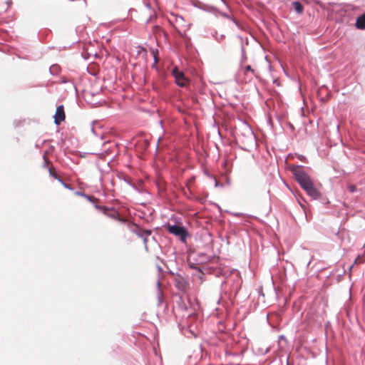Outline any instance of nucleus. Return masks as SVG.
I'll use <instances>...</instances> for the list:
<instances>
[{
  "label": "nucleus",
  "mask_w": 365,
  "mask_h": 365,
  "mask_svg": "<svg viewBox=\"0 0 365 365\" xmlns=\"http://www.w3.org/2000/svg\"><path fill=\"white\" fill-rule=\"evenodd\" d=\"M291 170L294 175L297 181L309 196L314 200H317L321 197L320 192L315 187L312 179L302 166H293Z\"/></svg>",
  "instance_id": "nucleus-1"
},
{
  "label": "nucleus",
  "mask_w": 365,
  "mask_h": 365,
  "mask_svg": "<svg viewBox=\"0 0 365 365\" xmlns=\"http://www.w3.org/2000/svg\"><path fill=\"white\" fill-rule=\"evenodd\" d=\"M166 228L170 234L179 237L182 242H186L188 232L185 227L178 225L168 224L166 225Z\"/></svg>",
  "instance_id": "nucleus-2"
},
{
  "label": "nucleus",
  "mask_w": 365,
  "mask_h": 365,
  "mask_svg": "<svg viewBox=\"0 0 365 365\" xmlns=\"http://www.w3.org/2000/svg\"><path fill=\"white\" fill-rule=\"evenodd\" d=\"M43 160H44L43 166L44 167H48L50 175L52 176L53 178L58 180L59 182H61V183L65 187H66L68 189H72L71 185L64 183L62 181V180L59 178V176L58 175V174L56 173V172L55 170V168L52 165H50L51 164V163L48 160V158H47V156L46 155H43Z\"/></svg>",
  "instance_id": "nucleus-3"
},
{
  "label": "nucleus",
  "mask_w": 365,
  "mask_h": 365,
  "mask_svg": "<svg viewBox=\"0 0 365 365\" xmlns=\"http://www.w3.org/2000/svg\"><path fill=\"white\" fill-rule=\"evenodd\" d=\"M172 73L175 77L176 83L179 86L184 87L187 85V79L185 78L182 71H179L178 68H174L173 69Z\"/></svg>",
  "instance_id": "nucleus-4"
},
{
  "label": "nucleus",
  "mask_w": 365,
  "mask_h": 365,
  "mask_svg": "<svg viewBox=\"0 0 365 365\" xmlns=\"http://www.w3.org/2000/svg\"><path fill=\"white\" fill-rule=\"evenodd\" d=\"M133 232L138 237L143 239L145 248V250H148V237L151 235L152 231L150 230H143L140 227H136Z\"/></svg>",
  "instance_id": "nucleus-5"
},
{
  "label": "nucleus",
  "mask_w": 365,
  "mask_h": 365,
  "mask_svg": "<svg viewBox=\"0 0 365 365\" xmlns=\"http://www.w3.org/2000/svg\"><path fill=\"white\" fill-rule=\"evenodd\" d=\"M65 118L66 115L63 106L61 105L58 106L54 115V123L56 125H59L62 121L65 120Z\"/></svg>",
  "instance_id": "nucleus-6"
},
{
  "label": "nucleus",
  "mask_w": 365,
  "mask_h": 365,
  "mask_svg": "<svg viewBox=\"0 0 365 365\" xmlns=\"http://www.w3.org/2000/svg\"><path fill=\"white\" fill-rule=\"evenodd\" d=\"M356 26L358 29H365V14L358 17Z\"/></svg>",
  "instance_id": "nucleus-7"
},
{
  "label": "nucleus",
  "mask_w": 365,
  "mask_h": 365,
  "mask_svg": "<svg viewBox=\"0 0 365 365\" xmlns=\"http://www.w3.org/2000/svg\"><path fill=\"white\" fill-rule=\"evenodd\" d=\"M292 6L294 9V10L296 11V12H297L298 14H302L303 12V6L302 4L299 2V1H294L292 3Z\"/></svg>",
  "instance_id": "nucleus-8"
},
{
  "label": "nucleus",
  "mask_w": 365,
  "mask_h": 365,
  "mask_svg": "<svg viewBox=\"0 0 365 365\" xmlns=\"http://www.w3.org/2000/svg\"><path fill=\"white\" fill-rule=\"evenodd\" d=\"M245 70L246 72H251L252 74H255V70L252 69V66L248 65L245 67Z\"/></svg>",
  "instance_id": "nucleus-9"
},
{
  "label": "nucleus",
  "mask_w": 365,
  "mask_h": 365,
  "mask_svg": "<svg viewBox=\"0 0 365 365\" xmlns=\"http://www.w3.org/2000/svg\"><path fill=\"white\" fill-rule=\"evenodd\" d=\"M141 144H142V145H143V147H145V148H148V145H149V144H148V141H146V140H142V141H138V146H139V145H141Z\"/></svg>",
  "instance_id": "nucleus-10"
},
{
  "label": "nucleus",
  "mask_w": 365,
  "mask_h": 365,
  "mask_svg": "<svg viewBox=\"0 0 365 365\" xmlns=\"http://www.w3.org/2000/svg\"><path fill=\"white\" fill-rule=\"evenodd\" d=\"M347 188L351 192H355L356 189V186L354 185H349Z\"/></svg>",
  "instance_id": "nucleus-11"
},
{
  "label": "nucleus",
  "mask_w": 365,
  "mask_h": 365,
  "mask_svg": "<svg viewBox=\"0 0 365 365\" xmlns=\"http://www.w3.org/2000/svg\"><path fill=\"white\" fill-rule=\"evenodd\" d=\"M98 209L103 211L104 213H106L108 209L106 207L96 206Z\"/></svg>",
  "instance_id": "nucleus-12"
},
{
  "label": "nucleus",
  "mask_w": 365,
  "mask_h": 365,
  "mask_svg": "<svg viewBox=\"0 0 365 365\" xmlns=\"http://www.w3.org/2000/svg\"><path fill=\"white\" fill-rule=\"evenodd\" d=\"M358 262H361V260L360 259L359 257H357L356 259H355V263H358Z\"/></svg>",
  "instance_id": "nucleus-13"
}]
</instances>
